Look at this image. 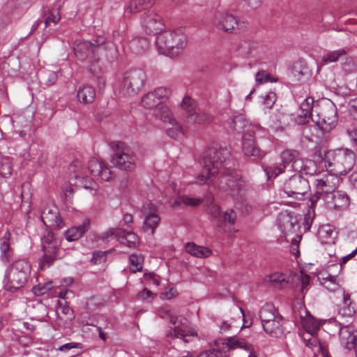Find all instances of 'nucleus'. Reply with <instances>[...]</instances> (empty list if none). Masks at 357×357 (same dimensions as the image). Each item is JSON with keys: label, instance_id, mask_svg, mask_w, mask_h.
<instances>
[{"label": "nucleus", "instance_id": "nucleus-60", "mask_svg": "<svg viewBox=\"0 0 357 357\" xmlns=\"http://www.w3.org/2000/svg\"><path fill=\"white\" fill-rule=\"evenodd\" d=\"M82 344L79 342H69L61 345L58 350L60 351H66L72 349H82Z\"/></svg>", "mask_w": 357, "mask_h": 357}, {"label": "nucleus", "instance_id": "nucleus-3", "mask_svg": "<svg viewBox=\"0 0 357 357\" xmlns=\"http://www.w3.org/2000/svg\"><path fill=\"white\" fill-rule=\"evenodd\" d=\"M202 162V172L196 177L195 183L199 185L214 184V177L219 171L229 167L231 163L230 152L221 144H211L206 151Z\"/></svg>", "mask_w": 357, "mask_h": 357}, {"label": "nucleus", "instance_id": "nucleus-26", "mask_svg": "<svg viewBox=\"0 0 357 357\" xmlns=\"http://www.w3.org/2000/svg\"><path fill=\"white\" fill-rule=\"evenodd\" d=\"M339 337L340 344L344 348L351 350L356 347L357 336L353 326L349 324L340 326Z\"/></svg>", "mask_w": 357, "mask_h": 357}, {"label": "nucleus", "instance_id": "nucleus-48", "mask_svg": "<svg viewBox=\"0 0 357 357\" xmlns=\"http://www.w3.org/2000/svg\"><path fill=\"white\" fill-rule=\"evenodd\" d=\"M257 47V43L255 41L245 40L238 46V51L244 56H248Z\"/></svg>", "mask_w": 357, "mask_h": 357}, {"label": "nucleus", "instance_id": "nucleus-52", "mask_svg": "<svg viewBox=\"0 0 357 357\" xmlns=\"http://www.w3.org/2000/svg\"><path fill=\"white\" fill-rule=\"evenodd\" d=\"M180 199L185 206H196L203 202V199L199 197H193L188 195L180 196Z\"/></svg>", "mask_w": 357, "mask_h": 357}, {"label": "nucleus", "instance_id": "nucleus-21", "mask_svg": "<svg viewBox=\"0 0 357 357\" xmlns=\"http://www.w3.org/2000/svg\"><path fill=\"white\" fill-rule=\"evenodd\" d=\"M208 212L220 230L225 231L223 225H234L235 223L236 215L232 210L222 213L218 205L212 204L209 206Z\"/></svg>", "mask_w": 357, "mask_h": 357}, {"label": "nucleus", "instance_id": "nucleus-50", "mask_svg": "<svg viewBox=\"0 0 357 357\" xmlns=\"http://www.w3.org/2000/svg\"><path fill=\"white\" fill-rule=\"evenodd\" d=\"M277 79L273 78L271 75L264 70L258 72L255 76V81L258 84H262L267 82H275Z\"/></svg>", "mask_w": 357, "mask_h": 357}, {"label": "nucleus", "instance_id": "nucleus-8", "mask_svg": "<svg viewBox=\"0 0 357 357\" xmlns=\"http://www.w3.org/2000/svg\"><path fill=\"white\" fill-rule=\"evenodd\" d=\"M243 121V116H235L233 119V123L234 124V128L236 130L240 128L245 129V134L243 139V151L244 154L252 158L253 160L259 159L263 157V153L255 144L253 135L255 134L257 128L252 125H238Z\"/></svg>", "mask_w": 357, "mask_h": 357}, {"label": "nucleus", "instance_id": "nucleus-44", "mask_svg": "<svg viewBox=\"0 0 357 357\" xmlns=\"http://www.w3.org/2000/svg\"><path fill=\"white\" fill-rule=\"evenodd\" d=\"M346 51L344 49H339L326 54L321 61V65H326L329 63L337 61L340 56H344Z\"/></svg>", "mask_w": 357, "mask_h": 357}, {"label": "nucleus", "instance_id": "nucleus-6", "mask_svg": "<svg viewBox=\"0 0 357 357\" xmlns=\"http://www.w3.org/2000/svg\"><path fill=\"white\" fill-rule=\"evenodd\" d=\"M355 164V154L348 149L329 151L326 155L324 166L328 172L337 175H345L350 172Z\"/></svg>", "mask_w": 357, "mask_h": 357}, {"label": "nucleus", "instance_id": "nucleus-27", "mask_svg": "<svg viewBox=\"0 0 357 357\" xmlns=\"http://www.w3.org/2000/svg\"><path fill=\"white\" fill-rule=\"evenodd\" d=\"M278 224L280 229L284 234H293L297 226V220L296 217L287 211H284L279 213Z\"/></svg>", "mask_w": 357, "mask_h": 357}, {"label": "nucleus", "instance_id": "nucleus-49", "mask_svg": "<svg viewBox=\"0 0 357 357\" xmlns=\"http://www.w3.org/2000/svg\"><path fill=\"white\" fill-rule=\"evenodd\" d=\"M197 357H227V355L226 351L222 350L221 345H218L216 349L202 352Z\"/></svg>", "mask_w": 357, "mask_h": 357}, {"label": "nucleus", "instance_id": "nucleus-14", "mask_svg": "<svg viewBox=\"0 0 357 357\" xmlns=\"http://www.w3.org/2000/svg\"><path fill=\"white\" fill-rule=\"evenodd\" d=\"M281 160L282 163L275 164L266 167L265 172L268 179H270L271 178H275L285 171L294 172L291 169V164H294L295 160H300L299 152L296 150H284L281 153Z\"/></svg>", "mask_w": 357, "mask_h": 357}, {"label": "nucleus", "instance_id": "nucleus-23", "mask_svg": "<svg viewBox=\"0 0 357 357\" xmlns=\"http://www.w3.org/2000/svg\"><path fill=\"white\" fill-rule=\"evenodd\" d=\"M213 23L215 26L224 31H232L238 25L236 17L226 10L216 12Z\"/></svg>", "mask_w": 357, "mask_h": 357}, {"label": "nucleus", "instance_id": "nucleus-10", "mask_svg": "<svg viewBox=\"0 0 357 357\" xmlns=\"http://www.w3.org/2000/svg\"><path fill=\"white\" fill-rule=\"evenodd\" d=\"M337 109L332 102L320 107L319 111L312 116V121L324 132H330L337 123Z\"/></svg>", "mask_w": 357, "mask_h": 357}, {"label": "nucleus", "instance_id": "nucleus-29", "mask_svg": "<svg viewBox=\"0 0 357 357\" xmlns=\"http://www.w3.org/2000/svg\"><path fill=\"white\" fill-rule=\"evenodd\" d=\"M342 269V264H333L328 268L329 273L326 277H323L322 278V284L328 291H335L338 289L339 280L337 278V275H334L332 273L337 272L340 273Z\"/></svg>", "mask_w": 357, "mask_h": 357}, {"label": "nucleus", "instance_id": "nucleus-46", "mask_svg": "<svg viewBox=\"0 0 357 357\" xmlns=\"http://www.w3.org/2000/svg\"><path fill=\"white\" fill-rule=\"evenodd\" d=\"M144 257L142 255L132 254L130 256V269L132 272L141 271L143 267Z\"/></svg>", "mask_w": 357, "mask_h": 357}, {"label": "nucleus", "instance_id": "nucleus-31", "mask_svg": "<svg viewBox=\"0 0 357 357\" xmlns=\"http://www.w3.org/2000/svg\"><path fill=\"white\" fill-rule=\"evenodd\" d=\"M96 97V89L91 85L84 84L77 89V98L83 105L92 103Z\"/></svg>", "mask_w": 357, "mask_h": 357}, {"label": "nucleus", "instance_id": "nucleus-9", "mask_svg": "<svg viewBox=\"0 0 357 357\" xmlns=\"http://www.w3.org/2000/svg\"><path fill=\"white\" fill-rule=\"evenodd\" d=\"M146 75L141 69H135L124 73L121 83V93L132 96L140 92L145 86Z\"/></svg>", "mask_w": 357, "mask_h": 357}, {"label": "nucleus", "instance_id": "nucleus-18", "mask_svg": "<svg viewBox=\"0 0 357 357\" xmlns=\"http://www.w3.org/2000/svg\"><path fill=\"white\" fill-rule=\"evenodd\" d=\"M43 250L44 256L40 261L42 269L49 267L54 261L58 250L57 243L54 241V234L49 231L46 236L42 238Z\"/></svg>", "mask_w": 357, "mask_h": 357}, {"label": "nucleus", "instance_id": "nucleus-57", "mask_svg": "<svg viewBox=\"0 0 357 357\" xmlns=\"http://www.w3.org/2000/svg\"><path fill=\"white\" fill-rule=\"evenodd\" d=\"M347 134L352 146L357 150V129L349 128L347 129Z\"/></svg>", "mask_w": 357, "mask_h": 357}, {"label": "nucleus", "instance_id": "nucleus-63", "mask_svg": "<svg viewBox=\"0 0 357 357\" xmlns=\"http://www.w3.org/2000/svg\"><path fill=\"white\" fill-rule=\"evenodd\" d=\"M47 79L46 81V84L49 86H52L54 84L57 80L58 75L57 73L54 71H50L48 73Z\"/></svg>", "mask_w": 357, "mask_h": 357}, {"label": "nucleus", "instance_id": "nucleus-54", "mask_svg": "<svg viewBox=\"0 0 357 357\" xmlns=\"http://www.w3.org/2000/svg\"><path fill=\"white\" fill-rule=\"evenodd\" d=\"M276 100V95L273 92L267 93L264 97L263 105L265 109H271Z\"/></svg>", "mask_w": 357, "mask_h": 357}, {"label": "nucleus", "instance_id": "nucleus-51", "mask_svg": "<svg viewBox=\"0 0 357 357\" xmlns=\"http://www.w3.org/2000/svg\"><path fill=\"white\" fill-rule=\"evenodd\" d=\"M291 279L292 282H301L302 292L305 291V288L307 287L310 281V277L307 274H304L303 272H301L299 275L291 276Z\"/></svg>", "mask_w": 357, "mask_h": 357}, {"label": "nucleus", "instance_id": "nucleus-11", "mask_svg": "<svg viewBox=\"0 0 357 357\" xmlns=\"http://www.w3.org/2000/svg\"><path fill=\"white\" fill-rule=\"evenodd\" d=\"M137 156L132 149L123 142L116 144V149L112 157L113 165L120 169L132 171L136 167Z\"/></svg>", "mask_w": 357, "mask_h": 357}, {"label": "nucleus", "instance_id": "nucleus-41", "mask_svg": "<svg viewBox=\"0 0 357 357\" xmlns=\"http://www.w3.org/2000/svg\"><path fill=\"white\" fill-rule=\"evenodd\" d=\"M269 282L276 288L282 289L289 282V278L281 273H274L268 277Z\"/></svg>", "mask_w": 357, "mask_h": 357}, {"label": "nucleus", "instance_id": "nucleus-55", "mask_svg": "<svg viewBox=\"0 0 357 357\" xmlns=\"http://www.w3.org/2000/svg\"><path fill=\"white\" fill-rule=\"evenodd\" d=\"M313 116L315 114L303 112L299 109L296 121L298 124L304 125L308 122L310 119L312 120Z\"/></svg>", "mask_w": 357, "mask_h": 357}, {"label": "nucleus", "instance_id": "nucleus-7", "mask_svg": "<svg viewBox=\"0 0 357 357\" xmlns=\"http://www.w3.org/2000/svg\"><path fill=\"white\" fill-rule=\"evenodd\" d=\"M31 271V266L26 259H18L13 261L6 271V285L10 289L22 287L27 282Z\"/></svg>", "mask_w": 357, "mask_h": 357}, {"label": "nucleus", "instance_id": "nucleus-1", "mask_svg": "<svg viewBox=\"0 0 357 357\" xmlns=\"http://www.w3.org/2000/svg\"><path fill=\"white\" fill-rule=\"evenodd\" d=\"M170 91L165 87H158L149 92L142 98V106L154 109V115L162 121L166 126V132L171 138L176 139L184 135L183 128L175 119L169 107L163 105V101L169 98Z\"/></svg>", "mask_w": 357, "mask_h": 357}, {"label": "nucleus", "instance_id": "nucleus-34", "mask_svg": "<svg viewBox=\"0 0 357 357\" xmlns=\"http://www.w3.org/2000/svg\"><path fill=\"white\" fill-rule=\"evenodd\" d=\"M154 3V0H132L125 9V15L128 16L130 14L146 10L153 6Z\"/></svg>", "mask_w": 357, "mask_h": 357}, {"label": "nucleus", "instance_id": "nucleus-62", "mask_svg": "<svg viewBox=\"0 0 357 357\" xmlns=\"http://www.w3.org/2000/svg\"><path fill=\"white\" fill-rule=\"evenodd\" d=\"M59 20H60V15L58 12H56V13H51L49 14L48 17H47V19L45 20V24H46V26H47V24H49L50 22H53V23L56 24L59 21Z\"/></svg>", "mask_w": 357, "mask_h": 357}, {"label": "nucleus", "instance_id": "nucleus-64", "mask_svg": "<svg viewBox=\"0 0 357 357\" xmlns=\"http://www.w3.org/2000/svg\"><path fill=\"white\" fill-rule=\"evenodd\" d=\"M105 252H95L93 254L92 261L94 264H99L101 262L102 259L105 260Z\"/></svg>", "mask_w": 357, "mask_h": 357}, {"label": "nucleus", "instance_id": "nucleus-12", "mask_svg": "<svg viewBox=\"0 0 357 357\" xmlns=\"http://www.w3.org/2000/svg\"><path fill=\"white\" fill-rule=\"evenodd\" d=\"M181 106L185 113V121L188 126L208 123L212 119L210 115L197 109L193 104V100L189 96L183 99Z\"/></svg>", "mask_w": 357, "mask_h": 357}, {"label": "nucleus", "instance_id": "nucleus-13", "mask_svg": "<svg viewBox=\"0 0 357 357\" xmlns=\"http://www.w3.org/2000/svg\"><path fill=\"white\" fill-rule=\"evenodd\" d=\"M169 322L172 326L168 333L169 336L181 338L185 342H190L196 336L195 332L188 329V321L185 317L170 314Z\"/></svg>", "mask_w": 357, "mask_h": 357}, {"label": "nucleus", "instance_id": "nucleus-19", "mask_svg": "<svg viewBox=\"0 0 357 357\" xmlns=\"http://www.w3.org/2000/svg\"><path fill=\"white\" fill-rule=\"evenodd\" d=\"M141 25L148 34L156 35L165 29V24L161 17L153 10H148L143 14Z\"/></svg>", "mask_w": 357, "mask_h": 357}, {"label": "nucleus", "instance_id": "nucleus-33", "mask_svg": "<svg viewBox=\"0 0 357 357\" xmlns=\"http://www.w3.org/2000/svg\"><path fill=\"white\" fill-rule=\"evenodd\" d=\"M90 224V220L86 219L82 225L69 228L65 231L66 239L69 242L78 240L89 230Z\"/></svg>", "mask_w": 357, "mask_h": 357}, {"label": "nucleus", "instance_id": "nucleus-56", "mask_svg": "<svg viewBox=\"0 0 357 357\" xmlns=\"http://www.w3.org/2000/svg\"><path fill=\"white\" fill-rule=\"evenodd\" d=\"M314 99L312 97H307L300 105V109L308 113H313Z\"/></svg>", "mask_w": 357, "mask_h": 357}, {"label": "nucleus", "instance_id": "nucleus-40", "mask_svg": "<svg viewBox=\"0 0 357 357\" xmlns=\"http://www.w3.org/2000/svg\"><path fill=\"white\" fill-rule=\"evenodd\" d=\"M149 47V42L146 38L136 37L130 42V50L136 54H142Z\"/></svg>", "mask_w": 357, "mask_h": 357}, {"label": "nucleus", "instance_id": "nucleus-32", "mask_svg": "<svg viewBox=\"0 0 357 357\" xmlns=\"http://www.w3.org/2000/svg\"><path fill=\"white\" fill-rule=\"evenodd\" d=\"M11 243V234L8 231H6L2 236L0 243V258L1 261L5 264L8 263L13 255V249L10 248Z\"/></svg>", "mask_w": 357, "mask_h": 357}, {"label": "nucleus", "instance_id": "nucleus-24", "mask_svg": "<svg viewBox=\"0 0 357 357\" xmlns=\"http://www.w3.org/2000/svg\"><path fill=\"white\" fill-rule=\"evenodd\" d=\"M326 206L328 209L342 210L348 207L349 199L348 195L342 191H335L324 197Z\"/></svg>", "mask_w": 357, "mask_h": 357}, {"label": "nucleus", "instance_id": "nucleus-17", "mask_svg": "<svg viewBox=\"0 0 357 357\" xmlns=\"http://www.w3.org/2000/svg\"><path fill=\"white\" fill-rule=\"evenodd\" d=\"M69 171L70 173V181L75 180V185L82 187L86 189H96V183L91 178H88L85 176V170L81 161L78 160H74L69 165Z\"/></svg>", "mask_w": 357, "mask_h": 357}, {"label": "nucleus", "instance_id": "nucleus-39", "mask_svg": "<svg viewBox=\"0 0 357 357\" xmlns=\"http://www.w3.org/2000/svg\"><path fill=\"white\" fill-rule=\"evenodd\" d=\"M301 324L304 328L301 333L317 334L319 330V324L310 314L306 317H301Z\"/></svg>", "mask_w": 357, "mask_h": 357}, {"label": "nucleus", "instance_id": "nucleus-42", "mask_svg": "<svg viewBox=\"0 0 357 357\" xmlns=\"http://www.w3.org/2000/svg\"><path fill=\"white\" fill-rule=\"evenodd\" d=\"M335 231L330 225H322L318 230V237L323 243L333 242Z\"/></svg>", "mask_w": 357, "mask_h": 357}, {"label": "nucleus", "instance_id": "nucleus-4", "mask_svg": "<svg viewBox=\"0 0 357 357\" xmlns=\"http://www.w3.org/2000/svg\"><path fill=\"white\" fill-rule=\"evenodd\" d=\"M155 45L158 52L171 57L178 56L187 45V37L181 29L161 31L156 34Z\"/></svg>", "mask_w": 357, "mask_h": 357}, {"label": "nucleus", "instance_id": "nucleus-37", "mask_svg": "<svg viewBox=\"0 0 357 357\" xmlns=\"http://www.w3.org/2000/svg\"><path fill=\"white\" fill-rule=\"evenodd\" d=\"M277 310L272 304H266L261 307L259 312V317L261 320V325L273 320L279 316Z\"/></svg>", "mask_w": 357, "mask_h": 357}, {"label": "nucleus", "instance_id": "nucleus-20", "mask_svg": "<svg viewBox=\"0 0 357 357\" xmlns=\"http://www.w3.org/2000/svg\"><path fill=\"white\" fill-rule=\"evenodd\" d=\"M40 218L44 225L47 227L60 229L65 226L57 207L53 204H47L43 207Z\"/></svg>", "mask_w": 357, "mask_h": 357}, {"label": "nucleus", "instance_id": "nucleus-25", "mask_svg": "<svg viewBox=\"0 0 357 357\" xmlns=\"http://www.w3.org/2000/svg\"><path fill=\"white\" fill-rule=\"evenodd\" d=\"M88 169L91 175L99 177L101 181H108L111 178V171L98 158H93L89 161Z\"/></svg>", "mask_w": 357, "mask_h": 357}, {"label": "nucleus", "instance_id": "nucleus-45", "mask_svg": "<svg viewBox=\"0 0 357 357\" xmlns=\"http://www.w3.org/2000/svg\"><path fill=\"white\" fill-rule=\"evenodd\" d=\"M124 233V230L120 228H111L107 231L101 234L100 238L104 241H109L112 239H117L119 241L121 240V234Z\"/></svg>", "mask_w": 357, "mask_h": 357}, {"label": "nucleus", "instance_id": "nucleus-30", "mask_svg": "<svg viewBox=\"0 0 357 357\" xmlns=\"http://www.w3.org/2000/svg\"><path fill=\"white\" fill-rule=\"evenodd\" d=\"M223 351L226 353L231 349H241L246 351L252 349V345L248 343L245 339L238 337H230L225 340L221 344Z\"/></svg>", "mask_w": 357, "mask_h": 357}, {"label": "nucleus", "instance_id": "nucleus-36", "mask_svg": "<svg viewBox=\"0 0 357 357\" xmlns=\"http://www.w3.org/2000/svg\"><path fill=\"white\" fill-rule=\"evenodd\" d=\"M343 301L338 311L340 316L351 318L355 314V309L351 301L350 294L342 291Z\"/></svg>", "mask_w": 357, "mask_h": 357}, {"label": "nucleus", "instance_id": "nucleus-38", "mask_svg": "<svg viewBox=\"0 0 357 357\" xmlns=\"http://www.w3.org/2000/svg\"><path fill=\"white\" fill-rule=\"evenodd\" d=\"M185 250L190 255L196 257H208L211 255V251L208 248L198 245L194 243H188Z\"/></svg>", "mask_w": 357, "mask_h": 357}, {"label": "nucleus", "instance_id": "nucleus-15", "mask_svg": "<svg viewBox=\"0 0 357 357\" xmlns=\"http://www.w3.org/2000/svg\"><path fill=\"white\" fill-rule=\"evenodd\" d=\"M308 181L301 174H295L284 184V192L289 197L296 199H302L309 191Z\"/></svg>", "mask_w": 357, "mask_h": 357}, {"label": "nucleus", "instance_id": "nucleus-53", "mask_svg": "<svg viewBox=\"0 0 357 357\" xmlns=\"http://www.w3.org/2000/svg\"><path fill=\"white\" fill-rule=\"evenodd\" d=\"M52 287L53 286L52 282L39 284L37 286L33 287V291L36 295H43L52 289Z\"/></svg>", "mask_w": 357, "mask_h": 357}, {"label": "nucleus", "instance_id": "nucleus-16", "mask_svg": "<svg viewBox=\"0 0 357 357\" xmlns=\"http://www.w3.org/2000/svg\"><path fill=\"white\" fill-rule=\"evenodd\" d=\"M144 216L142 230L144 233L153 235L160 222V218L157 214V206L151 203H146L142 207Z\"/></svg>", "mask_w": 357, "mask_h": 357}, {"label": "nucleus", "instance_id": "nucleus-58", "mask_svg": "<svg viewBox=\"0 0 357 357\" xmlns=\"http://www.w3.org/2000/svg\"><path fill=\"white\" fill-rule=\"evenodd\" d=\"M282 117L283 114L280 112L272 114L270 117L272 125L276 128L281 127Z\"/></svg>", "mask_w": 357, "mask_h": 357}, {"label": "nucleus", "instance_id": "nucleus-43", "mask_svg": "<svg viewBox=\"0 0 357 357\" xmlns=\"http://www.w3.org/2000/svg\"><path fill=\"white\" fill-rule=\"evenodd\" d=\"M300 335L307 347L311 349L318 347L319 350L322 351L324 356H325L324 351H323V347L319 342L316 334L300 333Z\"/></svg>", "mask_w": 357, "mask_h": 357}, {"label": "nucleus", "instance_id": "nucleus-28", "mask_svg": "<svg viewBox=\"0 0 357 357\" xmlns=\"http://www.w3.org/2000/svg\"><path fill=\"white\" fill-rule=\"evenodd\" d=\"M291 169L298 174H305L306 175L313 176L317 174V167L316 163L309 159L296 160L291 164Z\"/></svg>", "mask_w": 357, "mask_h": 357}, {"label": "nucleus", "instance_id": "nucleus-5", "mask_svg": "<svg viewBox=\"0 0 357 357\" xmlns=\"http://www.w3.org/2000/svg\"><path fill=\"white\" fill-rule=\"evenodd\" d=\"M213 182L214 184H207L209 186L218 188L234 197L244 195L245 183L237 172L230 169V166L219 171L214 177Z\"/></svg>", "mask_w": 357, "mask_h": 357}, {"label": "nucleus", "instance_id": "nucleus-22", "mask_svg": "<svg viewBox=\"0 0 357 357\" xmlns=\"http://www.w3.org/2000/svg\"><path fill=\"white\" fill-rule=\"evenodd\" d=\"M338 177L334 172L326 173L314 180V184L318 192H321L324 197L332 193L336 189L338 183Z\"/></svg>", "mask_w": 357, "mask_h": 357}, {"label": "nucleus", "instance_id": "nucleus-2", "mask_svg": "<svg viewBox=\"0 0 357 357\" xmlns=\"http://www.w3.org/2000/svg\"><path fill=\"white\" fill-rule=\"evenodd\" d=\"M76 57L81 61H86L93 67L101 60L113 61L118 56V50L114 43L106 41L103 36H97L91 40H81L76 43L74 48Z\"/></svg>", "mask_w": 357, "mask_h": 357}, {"label": "nucleus", "instance_id": "nucleus-59", "mask_svg": "<svg viewBox=\"0 0 357 357\" xmlns=\"http://www.w3.org/2000/svg\"><path fill=\"white\" fill-rule=\"evenodd\" d=\"M155 295L148 289L144 288L137 294V298L142 301H151L154 298Z\"/></svg>", "mask_w": 357, "mask_h": 357}, {"label": "nucleus", "instance_id": "nucleus-35", "mask_svg": "<svg viewBox=\"0 0 357 357\" xmlns=\"http://www.w3.org/2000/svg\"><path fill=\"white\" fill-rule=\"evenodd\" d=\"M262 326L266 333L273 337H278L283 333L282 317L281 315L276 316L275 319L264 324Z\"/></svg>", "mask_w": 357, "mask_h": 357}, {"label": "nucleus", "instance_id": "nucleus-61", "mask_svg": "<svg viewBox=\"0 0 357 357\" xmlns=\"http://www.w3.org/2000/svg\"><path fill=\"white\" fill-rule=\"evenodd\" d=\"M301 238V236H298L296 238H293L291 241L290 250H291V252H292V254H294V255H299L298 245H299Z\"/></svg>", "mask_w": 357, "mask_h": 357}, {"label": "nucleus", "instance_id": "nucleus-47", "mask_svg": "<svg viewBox=\"0 0 357 357\" xmlns=\"http://www.w3.org/2000/svg\"><path fill=\"white\" fill-rule=\"evenodd\" d=\"M121 240L119 241L121 243H125V241L127 243V245L128 247H135L139 244V238L136 234L132 231H126L124 230V233H121Z\"/></svg>", "mask_w": 357, "mask_h": 357}]
</instances>
